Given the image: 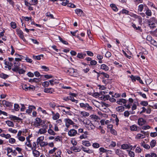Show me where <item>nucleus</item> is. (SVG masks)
<instances>
[{
  "instance_id": "obj_1",
  "label": "nucleus",
  "mask_w": 157,
  "mask_h": 157,
  "mask_svg": "<svg viewBox=\"0 0 157 157\" xmlns=\"http://www.w3.org/2000/svg\"><path fill=\"white\" fill-rule=\"evenodd\" d=\"M44 124V121H42L40 118L36 117L34 121L33 125L35 127L40 128V126L44 127L43 124Z\"/></svg>"
},
{
  "instance_id": "obj_2",
  "label": "nucleus",
  "mask_w": 157,
  "mask_h": 157,
  "mask_svg": "<svg viewBox=\"0 0 157 157\" xmlns=\"http://www.w3.org/2000/svg\"><path fill=\"white\" fill-rule=\"evenodd\" d=\"M44 139V136H40L37 140L36 143H38L37 145L39 144L40 146L44 147L48 145V143L47 142L43 141Z\"/></svg>"
},
{
  "instance_id": "obj_3",
  "label": "nucleus",
  "mask_w": 157,
  "mask_h": 157,
  "mask_svg": "<svg viewBox=\"0 0 157 157\" xmlns=\"http://www.w3.org/2000/svg\"><path fill=\"white\" fill-rule=\"evenodd\" d=\"M79 105L81 108L86 110L91 111L93 109L92 107L88 103H80Z\"/></svg>"
},
{
  "instance_id": "obj_4",
  "label": "nucleus",
  "mask_w": 157,
  "mask_h": 157,
  "mask_svg": "<svg viewBox=\"0 0 157 157\" xmlns=\"http://www.w3.org/2000/svg\"><path fill=\"white\" fill-rule=\"evenodd\" d=\"M67 73H69L70 75L73 76H76L77 75V70L72 68H71L68 70H67L66 71Z\"/></svg>"
},
{
  "instance_id": "obj_5",
  "label": "nucleus",
  "mask_w": 157,
  "mask_h": 157,
  "mask_svg": "<svg viewBox=\"0 0 157 157\" xmlns=\"http://www.w3.org/2000/svg\"><path fill=\"white\" fill-rule=\"evenodd\" d=\"M157 22V21L155 17H151L147 20L148 24L151 28H153L155 26V23Z\"/></svg>"
},
{
  "instance_id": "obj_6",
  "label": "nucleus",
  "mask_w": 157,
  "mask_h": 157,
  "mask_svg": "<svg viewBox=\"0 0 157 157\" xmlns=\"http://www.w3.org/2000/svg\"><path fill=\"white\" fill-rule=\"evenodd\" d=\"M14 67L12 68V70L13 72H17L18 71V68L20 67V66L21 65V63L19 61L15 60L13 63Z\"/></svg>"
},
{
  "instance_id": "obj_7",
  "label": "nucleus",
  "mask_w": 157,
  "mask_h": 157,
  "mask_svg": "<svg viewBox=\"0 0 157 157\" xmlns=\"http://www.w3.org/2000/svg\"><path fill=\"white\" fill-rule=\"evenodd\" d=\"M17 34L19 37L24 41H25V39L23 35V33L21 29H17Z\"/></svg>"
},
{
  "instance_id": "obj_8",
  "label": "nucleus",
  "mask_w": 157,
  "mask_h": 157,
  "mask_svg": "<svg viewBox=\"0 0 157 157\" xmlns=\"http://www.w3.org/2000/svg\"><path fill=\"white\" fill-rule=\"evenodd\" d=\"M127 102V101L125 99L122 98L118 99L116 103L120 105H124Z\"/></svg>"
},
{
  "instance_id": "obj_9",
  "label": "nucleus",
  "mask_w": 157,
  "mask_h": 157,
  "mask_svg": "<svg viewBox=\"0 0 157 157\" xmlns=\"http://www.w3.org/2000/svg\"><path fill=\"white\" fill-rule=\"evenodd\" d=\"M64 121L65 122V125L67 128L69 127L70 125H72L74 124L72 121L69 119H65Z\"/></svg>"
},
{
  "instance_id": "obj_10",
  "label": "nucleus",
  "mask_w": 157,
  "mask_h": 157,
  "mask_svg": "<svg viewBox=\"0 0 157 157\" xmlns=\"http://www.w3.org/2000/svg\"><path fill=\"white\" fill-rule=\"evenodd\" d=\"M2 103L4 106L6 107H11L12 106V103L9 101L6 100H3L2 101Z\"/></svg>"
},
{
  "instance_id": "obj_11",
  "label": "nucleus",
  "mask_w": 157,
  "mask_h": 157,
  "mask_svg": "<svg viewBox=\"0 0 157 157\" xmlns=\"http://www.w3.org/2000/svg\"><path fill=\"white\" fill-rule=\"evenodd\" d=\"M77 133V131L74 129H71L68 132V134L69 136H73Z\"/></svg>"
},
{
  "instance_id": "obj_12",
  "label": "nucleus",
  "mask_w": 157,
  "mask_h": 157,
  "mask_svg": "<svg viewBox=\"0 0 157 157\" xmlns=\"http://www.w3.org/2000/svg\"><path fill=\"white\" fill-rule=\"evenodd\" d=\"M48 128V126H45L43 128H41L39 129L38 131V134H44L45 133L47 132V129Z\"/></svg>"
},
{
  "instance_id": "obj_13",
  "label": "nucleus",
  "mask_w": 157,
  "mask_h": 157,
  "mask_svg": "<svg viewBox=\"0 0 157 157\" xmlns=\"http://www.w3.org/2000/svg\"><path fill=\"white\" fill-rule=\"evenodd\" d=\"M146 122V121L143 118H139L138 120V124L142 126Z\"/></svg>"
},
{
  "instance_id": "obj_14",
  "label": "nucleus",
  "mask_w": 157,
  "mask_h": 157,
  "mask_svg": "<svg viewBox=\"0 0 157 157\" xmlns=\"http://www.w3.org/2000/svg\"><path fill=\"white\" fill-rule=\"evenodd\" d=\"M88 122L89 123V124H88L87 125L86 127L89 130H93L94 129L95 126L94 125L90 122V121L89 120H88Z\"/></svg>"
},
{
  "instance_id": "obj_15",
  "label": "nucleus",
  "mask_w": 157,
  "mask_h": 157,
  "mask_svg": "<svg viewBox=\"0 0 157 157\" xmlns=\"http://www.w3.org/2000/svg\"><path fill=\"white\" fill-rule=\"evenodd\" d=\"M82 148L84 152L88 154H91L94 152V151L93 150L89 149H87L86 147L82 146Z\"/></svg>"
},
{
  "instance_id": "obj_16",
  "label": "nucleus",
  "mask_w": 157,
  "mask_h": 157,
  "mask_svg": "<svg viewBox=\"0 0 157 157\" xmlns=\"http://www.w3.org/2000/svg\"><path fill=\"white\" fill-rule=\"evenodd\" d=\"M145 14L147 16L146 18H147L148 17L151 16L152 15V12L151 11L147 8V9H146Z\"/></svg>"
},
{
  "instance_id": "obj_17",
  "label": "nucleus",
  "mask_w": 157,
  "mask_h": 157,
  "mask_svg": "<svg viewBox=\"0 0 157 157\" xmlns=\"http://www.w3.org/2000/svg\"><path fill=\"white\" fill-rule=\"evenodd\" d=\"M144 135L140 133H138L135 136V138L136 139H141L144 138L145 137Z\"/></svg>"
},
{
  "instance_id": "obj_18",
  "label": "nucleus",
  "mask_w": 157,
  "mask_h": 157,
  "mask_svg": "<svg viewBox=\"0 0 157 157\" xmlns=\"http://www.w3.org/2000/svg\"><path fill=\"white\" fill-rule=\"evenodd\" d=\"M82 144L83 145L89 147L91 146V143L88 140H82Z\"/></svg>"
},
{
  "instance_id": "obj_19",
  "label": "nucleus",
  "mask_w": 157,
  "mask_h": 157,
  "mask_svg": "<svg viewBox=\"0 0 157 157\" xmlns=\"http://www.w3.org/2000/svg\"><path fill=\"white\" fill-rule=\"evenodd\" d=\"M33 156L35 157H38L40 155V152L36 149L32 150Z\"/></svg>"
},
{
  "instance_id": "obj_20",
  "label": "nucleus",
  "mask_w": 157,
  "mask_h": 157,
  "mask_svg": "<svg viewBox=\"0 0 157 157\" xmlns=\"http://www.w3.org/2000/svg\"><path fill=\"white\" fill-rule=\"evenodd\" d=\"M133 17L135 19H137L139 24H141L142 22V18L140 16L134 14Z\"/></svg>"
},
{
  "instance_id": "obj_21",
  "label": "nucleus",
  "mask_w": 157,
  "mask_h": 157,
  "mask_svg": "<svg viewBox=\"0 0 157 157\" xmlns=\"http://www.w3.org/2000/svg\"><path fill=\"white\" fill-rule=\"evenodd\" d=\"M100 69L103 70L105 71H107L109 70V68L106 64H103L101 66Z\"/></svg>"
},
{
  "instance_id": "obj_22",
  "label": "nucleus",
  "mask_w": 157,
  "mask_h": 157,
  "mask_svg": "<svg viewBox=\"0 0 157 157\" xmlns=\"http://www.w3.org/2000/svg\"><path fill=\"white\" fill-rule=\"evenodd\" d=\"M75 13L79 16H82V13H83V12L82 10L80 9H76L75 10Z\"/></svg>"
},
{
  "instance_id": "obj_23",
  "label": "nucleus",
  "mask_w": 157,
  "mask_h": 157,
  "mask_svg": "<svg viewBox=\"0 0 157 157\" xmlns=\"http://www.w3.org/2000/svg\"><path fill=\"white\" fill-rule=\"evenodd\" d=\"M71 149L75 152H80L81 150V149L80 147L73 146L71 147Z\"/></svg>"
},
{
  "instance_id": "obj_24",
  "label": "nucleus",
  "mask_w": 157,
  "mask_h": 157,
  "mask_svg": "<svg viewBox=\"0 0 157 157\" xmlns=\"http://www.w3.org/2000/svg\"><path fill=\"white\" fill-rule=\"evenodd\" d=\"M86 54L85 53H78L77 54V57L79 59H83L86 56Z\"/></svg>"
},
{
  "instance_id": "obj_25",
  "label": "nucleus",
  "mask_w": 157,
  "mask_h": 157,
  "mask_svg": "<svg viewBox=\"0 0 157 157\" xmlns=\"http://www.w3.org/2000/svg\"><path fill=\"white\" fill-rule=\"evenodd\" d=\"M117 111L119 112H122L124 111V107L122 106H120L116 108Z\"/></svg>"
},
{
  "instance_id": "obj_26",
  "label": "nucleus",
  "mask_w": 157,
  "mask_h": 157,
  "mask_svg": "<svg viewBox=\"0 0 157 157\" xmlns=\"http://www.w3.org/2000/svg\"><path fill=\"white\" fill-rule=\"evenodd\" d=\"M90 117L92 119L94 120L95 121H97L100 119L99 117L94 114L90 115Z\"/></svg>"
},
{
  "instance_id": "obj_27",
  "label": "nucleus",
  "mask_w": 157,
  "mask_h": 157,
  "mask_svg": "<svg viewBox=\"0 0 157 157\" xmlns=\"http://www.w3.org/2000/svg\"><path fill=\"white\" fill-rule=\"evenodd\" d=\"M53 89L52 88H45L44 89V91L46 93L51 94L53 91Z\"/></svg>"
},
{
  "instance_id": "obj_28",
  "label": "nucleus",
  "mask_w": 157,
  "mask_h": 157,
  "mask_svg": "<svg viewBox=\"0 0 157 157\" xmlns=\"http://www.w3.org/2000/svg\"><path fill=\"white\" fill-rule=\"evenodd\" d=\"M138 127L136 125L134 124L130 127V129L133 131H136L137 130Z\"/></svg>"
},
{
  "instance_id": "obj_29",
  "label": "nucleus",
  "mask_w": 157,
  "mask_h": 157,
  "mask_svg": "<svg viewBox=\"0 0 157 157\" xmlns=\"http://www.w3.org/2000/svg\"><path fill=\"white\" fill-rule=\"evenodd\" d=\"M60 117V115L58 113H56L52 115V119L54 120H56L58 119Z\"/></svg>"
},
{
  "instance_id": "obj_30",
  "label": "nucleus",
  "mask_w": 157,
  "mask_h": 157,
  "mask_svg": "<svg viewBox=\"0 0 157 157\" xmlns=\"http://www.w3.org/2000/svg\"><path fill=\"white\" fill-rule=\"evenodd\" d=\"M61 151L60 150H59L57 152H55L54 153L53 157H61Z\"/></svg>"
},
{
  "instance_id": "obj_31",
  "label": "nucleus",
  "mask_w": 157,
  "mask_h": 157,
  "mask_svg": "<svg viewBox=\"0 0 157 157\" xmlns=\"http://www.w3.org/2000/svg\"><path fill=\"white\" fill-rule=\"evenodd\" d=\"M99 150L101 155L103 153H106L108 151V150L107 149H105L104 147H102L100 148Z\"/></svg>"
},
{
  "instance_id": "obj_32",
  "label": "nucleus",
  "mask_w": 157,
  "mask_h": 157,
  "mask_svg": "<svg viewBox=\"0 0 157 157\" xmlns=\"http://www.w3.org/2000/svg\"><path fill=\"white\" fill-rule=\"evenodd\" d=\"M127 151L128 152V155L130 157H135V154L133 151L130 150H127Z\"/></svg>"
},
{
  "instance_id": "obj_33",
  "label": "nucleus",
  "mask_w": 157,
  "mask_h": 157,
  "mask_svg": "<svg viewBox=\"0 0 157 157\" xmlns=\"http://www.w3.org/2000/svg\"><path fill=\"white\" fill-rule=\"evenodd\" d=\"M141 146L146 149H149L150 147L149 145L145 144L144 142H143L141 144Z\"/></svg>"
},
{
  "instance_id": "obj_34",
  "label": "nucleus",
  "mask_w": 157,
  "mask_h": 157,
  "mask_svg": "<svg viewBox=\"0 0 157 157\" xmlns=\"http://www.w3.org/2000/svg\"><path fill=\"white\" fill-rule=\"evenodd\" d=\"M110 6L113 11L115 12H117L118 11V9L115 4H111Z\"/></svg>"
},
{
  "instance_id": "obj_35",
  "label": "nucleus",
  "mask_w": 157,
  "mask_h": 157,
  "mask_svg": "<svg viewBox=\"0 0 157 157\" xmlns=\"http://www.w3.org/2000/svg\"><path fill=\"white\" fill-rule=\"evenodd\" d=\"M37 144L38 143L36 142H33V146H32L31 147V150L36 149L37 147H39V145H37Z\"/></svg>"
},
{
  "instance_id": "obj_36",
  "label": "nucleus",
  "mask_w": 157,
  "mask_h": 157,
  "mask_svg": "<svg viewBox=\"0 0 157 157\" xmlns=\"http://www.w3.org/2000/svg\"><path fill=\"white\" fill-rule=\"evenodd\" d=\"M6 123L9 127H13L14 126V124L12 121H6Z\"/></svg>"
},
{
  "instance_id": "obj_37",
  "label": "nucleus",
  "mask_w": 157,
  "mask_h": 157,
  "mask_svg": "<svg viewBox=\"0 0 157 157\" xmlns=\"http://www.w3.org/2000/svg\"><path fill=\"white\" fill-rule=\"evenodd\" d=\"M43 56L42 55H40L38 56H33V58L35 59L40 60L41 59V57H42Z\"/></svg>"
},
{
  "instance_id": "obj_38",
  "label": "nucleus",
  "mask_w": 157,
  "mask_h": 157,
  "mask_svg": "<svg viewBox=\"0 0 157 157\" xmlns=\"http://www.w3.org/2000/svg\"><path fill=\"white\" fill-rule=\"evenodd\" d=\"M121 148L124 150L127 149L129 148V146L126 144H123L121 145Z\"/></svg>"
},
{
  "instance_id": "obj_39",
  "label": "nucleus",
  "mask_w": 157,
  "mask_h": 157,
  "mask_svg": "<svg viewBox=\"0 0 157 157\" xmlns=\"http://www.w3.org/2000/svg\"><path fill=\"white\" fill-rule=\"evenodd\" d=\"M81 116L83 117H88L90 114L89 113L86 112L85 111H82L80 112Z\"/></svg>"
},
{
  "instance_id": "obj_40",
  "label": "nucleus",
  "mask_w": 157,
  "mask_h": 157,
  "mask_svg": "<svg viewBox=\"0 0 157 157\" xmlns=\"http://www.w3.org/2000/svg\"><path fill=\"white\" fill-rule=\"evenodd\" d=\"M69 100H71L72 102L75 103H77L78 102V100L75 99L74 97L71 96H69Z\"/></svg>"
},
{
  "instance_id": "obj_41",
  "label": "nucleus",
  "mask_w": 157,
  "mask_h": 157,
  "mask_svg": "<svg viewBox=\"0 0 157 157\" xmlns=\"http://www.w3.org/2000/svg\"><path fill=\"white\" fill-rule=\"evenodd\" d=\"M10 117L11 118V119L13 120L19 121L22 120L21 118L18 117H17L16 116L13 115L11 116Z\"/></svg>"
},
{
  "instance_id": "obj_42",
  "label": "nucleus",
  "mask_w": 157,
  "mask_h": 157,
  "mask_svg": "<svg viewBox=\"0 0 157 157\" xmlns=\"http://www.w3.org/2000/svg\"><path fill=\"white\" fill-rule=\"evenodd\" d=\"M92 146L94 148H98L100 147L99 144L96 142L93 143Z\"/></svg>"
},
{
  "instance_id": "obj_43",
  "label": "nucleus",
  "mask_w": 157,
  "mask_h": 157,
  "mask_svg": "<svg viewBox=\"0 0 157 157\" xmlns=\"http://www.w3.org/2000/svg\"><path fill=\"white\" fill-rule=\"evenodd\" d=\"M18 69L17 72H18V73L20 75L24 74L25 72V70L21 69L20 67Z\"/></svg>"
},
{
  "instance_id": "obj_44",
  "label": "nucleus",
  "mask_w": 157,
  "mask_h": 157,
  "mask_svg": "<svg viewBox=\"0 0 157 157\" xmlns=\"http://www.w3.org/2000/svg\"><path fill=\"white\" fill-rule=\"evenodd\" d=\"M156 141L155 140H151L150 143V146L151 148H153L156 145Z\"/></svg>"
},
{
  "instance_id": "obj_45",
  "label": "nucleus",
  "mask_w": 157,
  "mask_h": 157,
  "mask_svg": "<svg viewBox=\"0 0 157 157\" xmlns=\"http://www.w3.org/2000/svg\"><path fill=\"white\" fill-rule=\"evenodd\" d=\"M46 16L47 17H50V18L54 19L53 15L52 14L49 12H47L45 14Z\"/></svg>"
},
{
  "instance_id": "obj_46",
  "label": "nucleus",
  "mask_w": 157,
  "mask_h": 157,
  "mask_svg": "<svg viewBox=\"0 0 157 157\" xmlns=\"http://www.w3.org/2000/svg\"><path fill=\"white\" fill-rule=\"evenodd\" d=\"M39 81L38 78H34L33 79H29V82L32 83L33 82H37Z\"/></svg>"
},
{
  "instance_id": "obj_47",
  "label": "nucleus",
  "mask_w": 157,
  "mask_h": 157,
  "mask_svg": "<svg viewBox=\"0 0 157 157\" xmlns=\"http://www.w3.org/2000/svg\"><path fill=\"white\" fill-rule=\"evenodd\" d=\"M137 93L140 95L142 96L144 98L146 99L147 98L146 95L144 93H142L141 92H138Z\"/></svg>"
},
{
  "instance_id": "obj_48",
  "label": "nucleus",
  "mask_w": 157,
  "mask_h": 157,
  "mask_svg": "<svg viewBox=\"0 0 157 157\" xmlns=\"http://www.w3.org/2000/svg\"><path fill=\"white\" fill-rule=\"evenodd\" d=\"M142 151V149L140 147H137L135 150V152L136 153H139L141 152Z\"/></svg>"
},
{
  "instance_id": "obj_49",
  "label": "nucleus",
  "mask_w": 157,
  "mask_h": 157,
  "mask_svg": "<svg viewBox=\"0 0 157 157\" xmlns=\"http://www.w3.org/2000/svg\"><path fill=\"white\" fill-rule=\"evenodd\" d=\"M48 133L50 135H56V133L51 129L49 128L48 130Z\"/></svg>"
},
{
  "instance_id": "obj_50",
  "label": "nucleus",
  "mask_w": 157,
  "mask_h": 157,
  "mask_svg": "<svg viewBox=\"0 0 157 157\" xmlns=\"http://www.w3.org/2000/svg\"><path fill=\"white\" fill-rule=\"evenodd\" d=\"M140 104L142 105L146 106L148 105V103L146 101H142L140 102Z\"/></svg>"
},
{
  "instance_id": "obj_51",
  "label": "nucleus",
  "mask_w": 157,
  "mask_h": 157,
  "mask_svg": "<svg viewBox=\"0 0 157 157\" xmlns=\"http://www.w3.org/2000/svg\"><path fill=\"white\" fill-rule=\"evenodd\" d=\"M0 77L2 78L5 79L9 77V76L4 73H2L0 75Z\"/></svg>"
},
{
  "instance_id": "obj_52",
  "label": "nucleus",
  "mask_w": 157,
  "mask_h": 157,
  "mask_svg": "<svg viewBox=\"0 0 157 157\" xmlns=\"http://www.w3.org/2000/svg\"><path fill=\"white\" fill-rule=\"evenodd\" d=\"M14 107L15 110L16 111L19 110L20 108L19 105L17 104H14Z\"/></svg>"
},
{
  "instance_id": "obj_53",
  "label": "nucleus",
  "mask_w": 157,
  "mask_h": 157,
  "mask_svg": "<svg viewBox=\"0 0 157 157\" xmlns=\"http://www.w3.org/2000/svg\"><path fill=\"white\" fill-rule=\"evenodd\" d=\"M10 25L11 27L13 29H15L17 27V25L15 22H12L10 23Z\"/></svg>"
},
{
  "instance_id": "obj_54",
  "label": "nucleus",
  "mask_w": 157,
  "mask_h": 157,
  "mask_svg": "<svg viewBox=\"0 0 157 157\" xmlns=\"http://www.w3.org/2000/svg\"><path fill=\"white\" fill-rule=\"evenodd\" d=\"M59 38L60 41L64 44L66 45L68 44V43L67 41L63 40V39L60 36H59Z\"/></svg>"
},
{
  "instance_id": "obj_55",
  "label": "nucleus",
  "mask_w": 157,
  "mask_h": 157,
  "mask_svg": "<svg viewBox=\"0 0 157 157\" xmlns=\"http://www.w3.org/2000/svg\"><path fill=\"white\" fill-rule=\"evenodd\" d=\"M16 138L18 139L19 141L21 142H23L25 140V138L24 137L21 136L17 137Z\"/></svg>"
},
{
  "instance_id": "obj_56",
  "label": "nucleus",
  "mask_w": 157,
  "mask_h": 157,
  "mask_svg": "<svg viewBox=\"0 0 157 157\" xmlns=\"http://www.w3.org/2000/svg\"><path fill=\"white\" fill-rule=\"evenodd\" d=\"M8 131L13 134H16L17 132V130L13 129L12 128H9L8 129Z\"/></svg>"
},
{
  "instance_id": "obj_57",
  "label": "nucleus",
  "mask_w": 157,
  "mask_h": 157,
  "mask_svg": "<svg viewBox=\"0 0 157 157\" xmlns=\"http://www.w3.org/2000/svg\"><path fill=\"white\" fill-rule=\"evenodd\" d=\"M110 97L109 95L107 94L103 96V99L104 101L109 100Z\"/></svg>"
},
{
  "instance_id": "obj_58",
  "label": "nucleus",
  "mask_w": 157,
  "mask_h": 157,
  "mask_svg": "<svg viewBox=\"0 0 157 157\" xmlns=\"http://www.w3.org/2000/svg\"><path fill=\"white\" fill-rule=\"evenodd\" d=\"M61 1H62V4L63 6H65L67 4L68 2V1L67 0H60Z\"/></svg>"
},
{
  "instance_id": "obj_59",
  "label": "nucleus",
  "mask_w": 157,
  "mask_h": 157,
  "mask_svg": "<svg viewBox=\"0 0 157 157\" xmlns=\"http://www.w3.org/2000/svg\"><path fill=\"white\" fill-rule=\"evenodd\" d=\"M144 5L143 4H140L138 6V10L140 12H142L144 9Z\"/></svg>"
},
{
  "instance_id": "obj_60",
  "label": "nucleus",
  "mask_w": 157,
  "mask_h": 157,
  "mask_svg": "<svg viewBox=\"0 0 157 157\" xmlns=\"http://www.w3.org/2000/svg\"><path fill=\"white\" fill-rule=\"evenodd\" d=\"M37 0H31L30 3H31V5H35L37 3Z\"/></svg>"
},
{
  "instance_id": "obj_61",
  "label": "nucleus",
  "mask_w": 157,
  "mask_h": 157,
  "mask_svg": "<svg viewBox=\"0 0 157 157\" xmlns=\"http://www.w3.org/2000/svg\"><path fill=\"white\" fill-rule=\"evenodd\" d=\"M15 140L13 138H10L9 140V142L11 144H13L15 142Z\"/></svg>"
},
{
  "instance_id": "obj_62",
  "label": "nucleus",
  "mask_w": 157,
  "mask_h": 157,
  "mask_svg": "<svg viewBox=\"0 0 157 157\" xmlns=\"http://www.w3.org/2000/svg\"><path fill=\"white\" fill-rule=\"evenodd\" d=\"M41 68L44 70V71H47L49 70V68L48 67H46L45 66H42L41 67Z\"/></svg>"
},
{
  "instance_id": "obj_63",
  "label": "nucleus",
  "mask_w": 157,
  "mask_h": 157,
  "mask_svg": "<svg viewBox=\"0 0 157 157\" xmlns=\"http://www.w3.org/2000/svg\"><path fill=\"white\" fill-rule=\"evenodd\" d=\"M116 143L115 142L112 141L109 146L111 147H114L116 146Z\"/></svg>"
},
{
  "instance_id": "obj_64",
  "label": "nucleus",
  "mask_w": 157,
  "mask_h": 157,
  "mask_svg": "<svg viewBox=\"0 0 157 157\" xmlns=\"http://www.w3.org/2000/svg\"><path fill=\"white\" fill-rule=\"evenodd\" d=\"M151 44L157 48V42L154 39L151 41Z\"/></svg>"
}]
</instances>
